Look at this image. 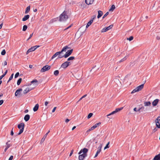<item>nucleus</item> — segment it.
Here are the masks:
<instances>
[{"label": "nucleus", "instance_id": "f257e3e1", "mask_svg": "<svg viewBox=\"0 0 160 160\" xmlns=\"http://www.w3.org/2000/svg\"><path fill=\"white\" fill-rule=\"evenodd\" d=\"M68 18V16L66 12L64 11L59 17V21L64 22Z\"/></svg>", "mask_w": 160, "mask_h": 160}, {"label": "nucleus", "instance_id": "f03ea898", "mask_svg": "<svg viewBox=\"0 0 160 160\" xmlns=\"http://www.w3.org/2000/svg\"><path fill=\"white\" fill-rule=\"evenodd\" d=\"M146 81H145V82L143 84H142V85L137 87L136 88L134 89L131 92L132 93H134V92H138L140 90H141L143 88L144 84Z\"/></svg>", "mask_w": 160, "mask_h": 160}, {"label": "nucleus", "instance_id": "7ed1b4c3", "mask_svg": "<svg viewBox=\"0 0 160 160\" xmlns=\"http://www.w3.org/2000/svg\"><path fill=\"white\" fill-rule=\"evenodd\" d=\"M51 68V66H48V65H45L40 70V72H43L47 71L49 70Z\"/></svg>", "mask_w": 160, "mask_h": 160}, {"label": "nucleus", "instance_id": "20e7f679", "mask_svg": "<svg viewBox=\"0 0 160 160\" xmlns=\"http://www.w3.org/2000/svg\"><path fill=\"white\" fill-rule=\"evenodd\" d=\"M123 108L122 107L120 108H116L115 111H113L111 113H110L108 114L107 115V116L109 118H111L109 117H108L109 116H110L112 115H113V114H114L115 113H117V112H118L120 111L121 110H122L123 109Z\"/></svg>", "mask_w": 160, "mask_h": 160}, {"label": "nucleus", "instance_id": "39448f33", "mask_svg": "<svg viewBox=\"0 0 160 160\" xmlns=\"http://www.w3.org/2000/svg\"><path fill=\"white\" fill-rule=\"evenodd\" d=\"M156 125L158 128H160V117L158 116L155 120Z\"/></svg>", "mask_w": 160, "mask_h": 160}, {"label": "nucleus", "instance_id": "423d86ee", "mask_svg": "<svg viewBox=\"0 0 160 160\" xmlns=\"http://www.w3.org/2000/svg\"><path fill=\"white\" fill-rule=\"evenodd\" d=\"M70 62L66 61L62 64L61 67L63 68H66L69 65Z\"/></svg>", "mask_w": 160, "mask_h": 160}, {"label": "nucleus", "instance_id": "0eeeda50", "mask_svg": "<svg viewBox=\"0 0 160 160\" xmlns=\"http://www.w3.org/2000/svg\"><path fill=\"white\" fill-rule=\"evenodd\" d=\"M113 25H111L107 27H105L104 28L102 29V30L101 32H106L107 31H108V30H110V29H111Z\"/></svg>", "mask_w": 160, "mask_h": 160}, {"label": "nucleus", "instance_id": "6e6552de", "mask_svg": "<svg viewBox=\"0 0 160 160\" xmlns=\"http://www.w3.org/2000/svg\"><path fill=\"white\" fill-rule=\"evenodd\" d=\"M73 49H71L70 50H68L67 52H66L65 54H64V58H67L69 57L72 52Z\"/></svg>", "mask_w": 160, "mask_h": 160}, {"label": "nucleus", "instance_id": "1a4fd4ad", "mask_svg": "<svg viewBox=\"0 0 160 160\" xmlns=\"http://www.w3.org/2000/svg\"><path fill=\"white\" fill-rule=\"evenodd\" d=\"M88 151V149L86 148H84L83 149H81L79 152L78 153V154H80L82 153V152H83V154H85L87 155V153Z\"/></svg>", "mask_w": 160, "mask_h": 160}, {"label": "nucleus", "instance_id": "9d476101", "mask_svg": "<svg viewBox=\"0 0 160 160\" xmlns=\"http://www.w3.org/2000/svg\"><path fill=\"white\" fill-rule=\"evenodd\" d=\"M36 49V47L35 46H33L32 47L30 48L26 52V54H28L30 52L34 51Z\"/></svg>", "mask_w": 160, "mask_h": 160}, {"label": "nucleus", "instance_id": "9b49d317", "mask_svg": "<svg viewBox=\"0 0 160 160\" xmlns=\"http://www.w3.org/2000/svg\"><path fill=\"white\" fill-rule=\"evenodd\" d=\"M22 91V88H19L15 92V96H17L18 95H20V92Z\"/></svg>", "mask_w": 160, "mask_h": 160}, {"label": "nucleus", "instance_id": "f8f14e48", "mask_svg": "<svg viewBox=\"0 0 160 160\" xmlns=\"http://www.w3.org/2000/svg\"><path fill=\"white\" fill-rule=\"evenodd\" d=\"M86 156V155L85 154H82L80 155L78 157V159L79 160H83Z\"/></svg>", "mask_w": 160, "mask_h": 160}, {"label": "nucleus", "instance_id": "ddd939ff", "mask_svg": "<svg viewBox=\"0 0 160 160\" xmlns=\"http://www.w3.org/2000/svg\"><path fill=\"white\" fill-rule=\"evenodd\" d=\"M101 148H102V146L101 145H100L98 148V150H97L95 155V156L94 157V158H96V157H97L98 155V154L99 153H100L101 151Z\"/></svg>", "mask_w": 160, "mask_h": 160}, {"label": "nucleus", "instance_id": "4468645a", "mask_svg": "<svg viewBox=\"0 0 160 160\" xmlns=\"http://www.w3.org/2000/svg\"><path fill=\"white\" fill-rule=\"evenodd\" d=\"M18 128L20 129H24V124L23 123H21L20 124H19L18 126Z\"/></svg>", "mask_w": 160, "mask_h": 160}, {"label": "nucleus", "instance_id": "2eb2a0df", "mask_svg": "<svg viewBox=\"0 0 160 160\" xmlns=\"http://www.w3.org/2000/svg\"><path fill=\"white\" fill-rule=\"evenodd\" d=\"M94 0H85V2L87 5H90L92 4Z\"/></svg>", "mask_w": 160, "mask_h": 160}, {"label": "nucleus", "instance_id": "dca6fc26", "mask_svg": "<svg viewBox=\"0 0 160 160\" xmlns=\"http://www.w3.org/2000/svg\"><path fill=\"white\" fill-rule=\"evenodd\" d=\"M159 101V100L158 99H156L155 100L152 102V105L153 106H155L157 105Z\"/></svg>", "mask_w": 160, "mask_h": 160}, {"label": "nucleus", "instance_id": "f3484780", "mask_svg": "<svg viewBox=\"0 0 160 160\" xmlns=\"http://www.w3.org/2000/svg\"><path fill=\"white\" fill-rule=\"evenodd\" d=\"M30 115L28 114L25 115L24 117L25 121L26 122L28 121L30 119Z\"/></svg>", "mask_w": 160, "mask_h": 160}, {"label": "nucleus", "instance_id": "a211bd4d", "mask_svg": "<svg viewBox=\"0 0 160 160\" xmlns=\"http://www.w3.org/2000/svg\"><path fill=\"white\" fill-rule=\"evenodd\" d=\"M30 16L28 15L24 16V17L22 19V21H25L27 20L29 18Z\"/></svg>", "mask_w": 160, "mask_h": 160}, {"label": "nucleus", "instance_id": "6ab92c4d", "mask_svg": "<svg viewBox=\"0 0 160 160\" xmlns=\"http://www.w3.org/2000/svg\"><path fill=\"white\" fill-rule=\"evenodd\" d=\"M153 160H160V153L156 155L154 157Z\"/></svg>", "mask_w": 160, "mask_h": 160}, {"label": "nucleus", "instance_id": "aec40b11", "mask_svg": "<svg viewBox=\"0 0 160 160\" xmlns=\"http://www.w3.org/2000/svg\"><path fill=\"white\" fill-rule=\"evenodd\" d=\"M68 48H69L68 46H65L62 48L61 51H60V52H61V53H62L63 52H66L67 51V49Z\"/></svg>", "mask_w": 160, "mask_h": 160}, {"label": "nucleus", "instance_id": "412c9836", "mask_svg": "<svg viewBox=\"0 0 160 160\" xmlns=\"http://www.w3.org/2000/svg\"><path fill=\"white\" fill-rule=\"evenodd\" d=\"M61 53V52H56L52 57L51 59H52L55 57H56L58 56V54Z\"/></svg>", "mask_w": 160, "mask_h": 160}, {"label": "nucleus", "instance_id": "4be33fe9", "mask_svg": "<svg viewBox=\"0 0 160 160\" xmlns=\"http://www.w3.org/2000/svg\"><path fill=\"white\" fill-rule=\"evenodd\" d=\"M39 106V104H37L33 108V110L34 111L36 112L37 111L38 109Z\"/></svg>", "mask_w": 160, "mask_h": 160}, {"label": "nucleus", "instance_id": "5701e85b", "mask_svg": "<svg viewBox=\"0 0 160 160\" xmlns=\"http://www.w3.org/2000/svg\"><path fill=\"white\" fill-rule=\"evenodd\" d=\"M32 89H30L28 87H27L25 89L23 92V93L26 94L28 93V92H29L30 91H31Z\"/></svg>", "mask_w": 160, "mask_h": 160}, {"label": "nucleus", "instance_id": "b1692460", "mask_svg": "<svg viewBox=\"0 0 160 160\" xmlns=\"http://www.w3.org/2000/svg\"><path fill=\"white\" fill-rule=\"evenodd\" d=\"M102 14V11L100 10H99L98 11V16H97V18H99L100 17H101Z\"/></svg>", "mask_w": 160, "mask_h": 160}, {"label": "nucleus", "instance_id": "393cba45", "mask_svg": "<svg viewBox=\"0 0 160 160\" xmlns=\"http://www.w3.org/2000/svg\"><path fill=\"white\" fill-rule=\"evenodd\" d=\"M144 106H150L151 103L150 102H144Z\"/></svg>", "mask_w": 160, "mask_h": 160}, {"label": "nucleus", "instance_id": "a878e982", "mask_svg": "<svg viewBox=\"0 0 160 160\" xmlns=\"http://www.w3.org/2000/svg\"><path fill=\"white\" fill-rule=\"evenodd\" d=\"M30 6H28L26 8V11L25 12V14H27L30 11Z\"/></svg>", "mask_w": 160, "mask_h": 160}, {"label": "nucleus", "instance_id": "bb28decb", "mask_svg": "<svg viewBox=\"0 0 160 160\" xmlns=\"http://www.w3.org/2000/svg\"><path fill=\"white\" fill-rule=\"evenodd\" d=\"M92 22L93 21H92V20H91L87 23L86 26V28H88L90 25L91 24Z\"/></svg>", "mask_w": 160, "mask_h": 160}, {"label": "nucleus", "instance_id": "cd10ccee", "mask_svg": "<svg viewBox=\"0 0 160 160\" xmlns=\"http://www.w3.org/2000/svg\"><path fill=\"white\" fill-rule=\"evenodd\" d=\"M115 5H112L111 8L109 9V11H112L115 9Z\"/></svg>", "mask_w": 160, "mask_h": 160}, {"label": "nucleus", "instance_id": "c85d7f7f", "mask_svg": "<svg viewBox=\"0 0 160 160\" xmlns=\"http://www.w3.org/2000/svg\"><path fill=\"white\" fill-rule=\"evenodd\" d=\"M47 136V134H45L44 135V137L42 138L41 139V142H43L44 141V140H45Z\"/></svg>", "mask_w": 160, "mask_h": 160}, {"label": "nucleus", "instance_id": "c756f323", "mask_svg": "<svg viewBox=\"0 0 160 160\" xmlns=\"http://www.w3.org/2000/svg\"><path fill=\"white\" fill-rule=\"evenodd\" d=\"M22 81V79L21 78H20L18 80L17 82V84L18 85H19L20 83L21 82V81Z\"/></svg>", "mask_w": 160, "mask_h": 160}, {"label": "nucleus", "instance_id": "7c9ffc66", "mask_svg": "<svg viewBox=\"0 0 160 160\" xmlns=\"http://www.w3.org/2000/svg\"><path fill=\"white\" fill-rule=\"evenodd\" d=\"M59 71L58 70H55L54 72V75L56 76H57L59 74Z\"/></svg>", "mask_w": 160, "mask_h": 160}, {"label": "nucleus", "instance_id": "2f4dec72", "mask_svg": "<svg viewBox=\"0 0 160 160\" xmlns=\"http://www.w3.org/2000/svg\"><path fill=\"white\" fill-rule=\"evenodd\" d=\"M75 59V57L73 56H72L70 57L67 60L68 61H69L71 60H73Z\"/></svg>", "mask_w": 160, "mask_h": 160}, {"label": "nucleus", "instance_id": "473e14b6", "mask_svg": "<svg viewBox=\"0 0 160 160\" xmlns=\"http://www.w3.org/2000/svg\"><path fill=\"white\" fill-rule=\"evenodd\" d=\"M28 27L26 25H24L23 26L22 28V31H25L27 29Z\"/></svg>", "mask_w": 160, "mask_h": 160}, {"label": "nucleus", "instance_id": "72a5a7b5", "mask_svg": "<svg viewBox=\"0 0 160 160\" xmlns=\"http://www.w3.org/2000/svg\"><path fill=\"white\" fill-rule=\"evenodd\" d=\"M38 82V81L37 80H36V79H35V80H32V81L31 82V83H36V84H35V85H37V83Z\"/></svg>", "mask_w": 160, "mask_h": 160}, {"label": "nucleus", "instance_id": "f704fd0d", "mask_svg": "<svg viewBox=\"0 0 160 160\" xmlns=\"http://www.w3.org/2000/svg\"><path fill=\"white\" fill-rule=\"evenodd\" d=\"M10 141H8L6 143V147L8 148L10 147V145L8 143V142H10Z\"/></svg>", "mask_w": 160, "mask_h": 160}, {"label": "nucleus", "instance_id": "c9c22d12", "mask_svg": "<svg viewBox=\"0 0 160 160\" xmlns=\"http://www.w3.org/2000/svg\"><path fill=\"white\" fill-rule=\"evenodd\" d=\"M133 39V37L132 36H130L129 38H127V40H129V41L132 40Z\"/></svg>", "mask_w": 160, "mask_h": 160}, {"label": "nucleus", "instance_id": "e433bc0d", "mask_svg": "<svg viewBox=\"0 0 160 160\" xmlns=\"http://www.w3.org/2000/svg\"><path fill=\"white\" fill-rule=\"evenodd\" d=\"M96 126L94 125L93 126H92L90 129L88 130V131H90L94 129L95 128H96Z\"/></svg>", "mask_w": 160, "mask_h": 160}, {"label": "nucleus", "instance_id": "4c0bfd02", "mask_svg": "<svg viewBox=\"0 0 160 160\" xmlns=\"http://www.w3.org/2000/svg\"><path fill=\"white\" fill-rule=\"evenodd\" d=\"M6 52L5 49L3 50L1 52V54L2 55H4L6 54Z\"/></svg>", "mask_w": 160, "mask_h": 160}, {"label": "nucleus", "instance_id": "58836bf2", "mask_svg": "<svg viewBox=\"0 0 160 160\" xmlns=\"http://www.w3.org/2000/svg\"><path fill=\"white\" fill-rule=\"evenodd\" d=\"M93 115V113H89L88 116V118H90Z\"/></svg>", "mask_w": 160, "mask_h": 160}, {"label": "nucleus", "instance_id": "ea45409f", "mask_svg": "<svg viewBox=\"0 0 160 160\" xmlns=\"http://www.w3.org/2000/svg\"><path fill=\"white\" fill-rule=\"evenodd\" d=\"M24 129L22 128V129H20L19 132L18 134V135H20L23 132Z\"/></svg>", "mask_w": 160, "mask_h": 160}, {"label": "nucleus", "instance_id": "a19ab883", "mask_svg": "<svg viewBox=\"0 0 160 160\" xmlns=\"http://www.w3.org/2000/svg\"><path fill=\"white\" fill-rule=\"evenodd\" d=\"M110 143V142H109L106 145V146L104 147V149H105L108 148H109V146H108V145Z\"/></svg>", "mask_w": 160, "mask_h": 160}, {"label": "nucleus", "instance_id": "79ce46f5", "mask_svg": "<svg viewBox=\"0 0 160 160\" xmlns=\"http://www.w3.org/2000/svg\"><path fill=\"white\" fill-rule=\"evenodd\" d=\"M19 73L18 72H17L16 73L15 75V78H17L19 75Z\"/></svg>", "mask_w": 160, "mask_h": 160}, {"label": "nucleus", "instance_id": "37998d69", "mask_svg": "<svg viewBox=\"0 0 160 160\" xmlns=\"http://www.w3.org/2000/svg\"><path fill=\"white\" fill-rule=\"evenodd\" d=\"M61 53H60V54H58V58H62L63 57H64V56L65 55H64V56H62L60 54Z\"/></svg>", "mask_w": 160, "mask_h": 160}, {"label": "nucleus", "instance_id": "c03bdc74", "mask_svg": "<svg viewBox=\"0 0 160 160\" xmlns=\"http://www.w3.org/2000/svg\"><path fill=\"white\" fill-rule=\"evenodd\" d=\"M126 59V57H125L123 58H122L121 60H120L119 62H123V61H125Z\"/></svg>", "mask_w": 160, "mask_h": 160}, {"label": "nucleus", "instance_id": "a18cd8bd", "mask_svg": "<svg viewBox=\"0 0 160 160\" xmlns=\"http://www.w3.org/2000/svg\"><path fill=\"white\" fill-rule=\"evenodd\" d=\"M109 14V12H107L103 16L102 18H104L105 17H106Z\"/></svg>", "mask_w": 160, "mask_h": 160}, {"label": "nucleus", "instance_id": "49530a36", "mask_svg": "<svg viewBox=\"0 0 160 160\" xmlns=\"http://www.w3.org/2000/svg\"><path fill=\"white\" fill-rule=\"evenodd\" d=\"M101 124V122H99L97 123H96L94 125L95 126H96V127L97 128L98 126H99Z\"/></svg>", "mask_w": 160, "mask_h": 160}, {"label": "nucleus", "instance_id": "de8ad7c7", "mask_svg": "<svg viewBox=\"0 0 160 160\" xmlns=\"http://www.w3.org/2000/svg\"><path fill=\"white\" fill-rule=\"evenodd\" d=\"M158 130V128H154L152 132V133H154L156 131H157Z\"/></svg>", "mask_w": 160, "mask_h": 160}, {"label": "nucleus", "instance_id": "09e8293b", "mask_svg": "<svg viewBox=\"0 0 160 160\" xmlns=\"http://www.w3.org/2000/svg\"><path fill=\"white\" fill-rule=\"evenodd\" d=\"M13 73H12V74L11 76H10V77L9 78V80H11L13 78Z\"/></svg>", "mask_w": 160, "mask_h": 160}, {"label": "nucleus", "instance_id": "8fccbe9b", "mask_svg": "<svg viewBox=\"0 0 160 160\" xmlns=\"http://www.w3.org/2000/svg\"><path fill=\"white\" fill-rule=\"evenodd\" d=\"M33 33H32V34H31L30 35V36H29V38L27 40V41L29 39H30L31 38V37H32V36L33 35Z\"/></svg>", "mask_w": 160, "mask_h": 160}, {"label": "nucleus", "instance_id": "3c124183", "mask_svg": "<svg viewBox=\"0 0 160 160\" xmlns=\"http://www.w3.org/2000/svg\"><path fill=\"white\" fill-rule=\"evenodd\" d=\"M96 16L95 15H93V16L92 17L91 20H92V21H93V20L96 18Z\"/></svg>", "mask_w": 160, "mask_h": 160}, {"label": "nucleus", "instance_id": "603ef678", "mask_svg": "<svg viewBox=\"0 0 160 160\" xmlns=\"http://www.w3.org/2000/svg\"><path fill=\"white\" fill-rule=\"evenodd\" d=\"M13 128H12V129L11 131V135L12 136L14 134V133H13Z\"/></svg>", "mask_w": 160, "mask_h": 160}, {"label": "nucleus", "instance_id": "864d4df0", "mask_svg": "<svg viewBox=\"0 0 160 160\" xmlns=\"http://www.w3.org/2000/svg\"><path fill=\"white\" fill-rule=\"evenodd\" d=\"M72 25H71L69 26L67 28H66L64 30H67L68 29H69V28H70L71 27Z\"/></svg>", "mask_w": 160, "mask_h": 160}, {"label": "nucleus", "instance_id": "5fc2aeb1", "mask_svg": "<svg viewBox=\"0 0 160 160\" xmlns=\"http://www.w3.org/2000/svg\"><path fill=\"white\" fill-rule=\"evenodd\" d=\"M13 158V156H11L9 158L8 160H12Z\"/></svg>", "mask_w": 160, "mask_h": 160}, {"label": "nucleus", "instance_id": "6e6d98bb", "mask_svg": "<svg viewBox=\"0 0 160 160\" xmlns=\"http://www.w3.org/2000/svg\"><path fill=\"white\" fill-rule=\"evenodd\" d=\"M3 102V100H0V105H1Z\"/></svg>", "mask_w": 160, "mask_h": 160}, {"label": "nucleus", "instance_id": "4d7b16f0", "mask_svg": "<svg viewBox=\"0 0 160 160\" xmlns=\"http://www.w3.org/2000/svg\"><path fill=\"white\" fill-rule=\"evenodd\" d=\"M73 150H72L71 151L69 154V156H71L72 155V153H73Z\"/></svg>", "mask_w": 160, "mask_h": 160}, {"label": "nucleus", "instance_id": "13d9d810", "mask_svg": "<svg viewBox=\"0 0 160 160\" xmlns=\"http://www.w3.org/2000/svg\"><path fill=\"white\" fill-rule=\"evenodd\" d=\"M56 107H55L53 108V110H52V112H55V111L56 110Z\"/></svg>", "mask_w": 160, "mask_h": 160}, {"label": "nucleus", "instance_id": "bf43d9fd", "mask_svg": "<svg viewBox=\"0 0 160 160\" xmlns=\"http://www.w3.org/2000/svg\"><path fill=\"white\" fill-rule=\"evenodd\" d=\"M48 103V102L46 101L45 102V105L46 106H47Z\"/></svg>", "mask_w": 160, "mask_h": 160}, {"label": "nucleus", "instance_id": "052dcab7", "mask_svg": "<svg viewBox=\"0 0 160 160\" xmlns=\"http://www.w3.org/2000/svg\"><path fill=\"white\" fill-rule=\"evenodd\" d=\"M70 121V120L68 119H66L65 121V122H66V123H67L69 121Z\"/></svg>", "mask_w": 160, "mask_h": 160}, {"label": "nucleus", "instance_id": "680f3d73", "mask_svg": "<svg viewBox=\"0 0 160 160\" xmlns=\"http://www.w3.org/2000/svg\"><path fill=\"white\" fill-rule=\"evenodd\" d=\"M7 65V62L6 61H4V66H5V65Z\"/></svg>", "mask_w": 160, "mask_h": 160}, {"label": "nucleus", "instance_id": "e2e57ef3", "mask_svg": "<svg viewBox=\"0 0 160 160\" xmlns=\"http://www.w3.org/2000/svg\"><path fill=\"white\" fill-rule=\"evenodd\" d=\"M142 108H140L138 110H137V111L140 112L142 111Z\"/></svg>", "mask_w": 160, "mask_h": 160}, {"label": "nucleus", "instance_id": "0e129e2a", "mask_svg": "<svg viewBox=\"0 0 160 160\" xmlns=\"http://www.w3.org/2000/svg\"><path fill=\"white\" fill-rule=\"evenodd\" d=\"M2 25H3V23H2L0 24V29H1V28H2Z\"/></svg>", "mask_w": 160, "mask_h": 160}, {"label": "nucleus", "instance_id": "69168bd1", "mask_svg": "<svg viewBox=\"0 0 160 160\" xmlns=\"http://www.w3.org/2000/svg\"><path fill=\"white\" fill-rule=\"evenodd\" d=\"M7 72H8V70H6V71L4 72V74H3L5 75L7 73Z\"/></svg>", "mask_w": 160, "mask_h": 160}, {"label": "nucleus", "instance_id": "338daca9", "mask_svg": "<svg viewBox=\"0 0 160 160\" xmlns=\"http://www.w3.org/2000/svg\"><path fill=\"white\" fill-rule=\"evenodd\" d=\"M133 110L134 111H135V112L137 111V108H134L133 109Z\"/></svg>", "mask_w": 160, "mask_h": 160}, {"label": "nucleus", "instance_id": "774afa93", "mask_svg": "<svg viewBox=\"0 0 160 160\" xmlns=\"http://www.w3.org/2000/svg\"><path fill=\"white\" fill-rule=\"evenodd\" d=\"M76 128V126H74L72 128V130H74Z\"/></svg>", "mask_w": 160, "mask_h": 160}]
</instances>
